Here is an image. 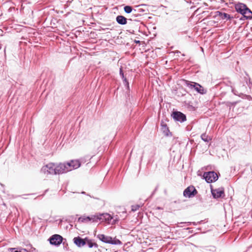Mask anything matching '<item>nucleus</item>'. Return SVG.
<instances>
[{
    "mask_svg": "<svg viewBox=\"0 0 252 252\" xmlns=\"http://www.w3.org/2000/svg\"><path fill=\"white\" fill-rule=\"evenodd\" d=\"M235 11L242 16L240 18V21L252 19V11L244 3L237 2L234 3Z\"/></svg>",
    "mask_w": 252,
    "mask_h": 252,
    "instance_id": "f257e3e1",
    "label": "nucleus"
},
{
    "mask_svg": "<svg viewBox=\"0 0 252 252\" xmlns=\"http://www.w3.org/2000/svg\"><path fill=\"white\" fill-rule=\"evenodd\" d=\"M65 166L62 163L55 165L54 163H50L41 168V172L47 174H62L64 173Z\"/></svg>",
    "mask_w": 252,
    "mask_h": 252,
    "instance_id": "f03ea898",
    "label": "nucleus"
},
{
    "mask_svg": "<svg viewBox=\"0 0 252 252\" xmlns=\"http://www.w3.org/2000/svg\"><path fill=\"white\" fill-rule=\"evenodd\" d=\"M184 84L188 87L191 90L195 91L198 94H205L207 93V90L198 83L190 81L187 80L183 79Z\"/></svg>",
    "mask_w": 252,
    "mask_h": 252,
    "instance_id": "7ed1b4c3",
    "label": "nucleus"
},
{
    "mask_svg": "<svg viewBox=\"0 0 252 252\" xmlns=\"http://www.w3.org/2000/svg\"><path fill=\"white\" fill-rule=\"evenodd\" d=\"M96 237L101 242L106 244H109L114 245H121L122 242L116 237L113 238L110 236H106L103 234H99Z\"/></svg>",
    "mask_w": 252,
    "mask_h": 252,
    "instance_id": "20e7f679",
    "label": "nucleus"
},
{
    "mask_svg": "<svg viewBox=\"0 0 252 252\" xmlns=\"http://www.w3.org/2000/svg\"><path fill=\"white\" fill-rule=\"evenodd\" d=\"M233 85L234 84L230 81H228V83H222L220 88L221 94L224 95L231 92L235 95H238V92L235 90Z\"/></svg>",
    "mask_w": 252,
    "mask_h": 252,
    "instance_id": "39448f33",
    "label": "nucleus"
},
{
    "mask_svg": "<svg viewBox=\"0 0 252 252\" xmlns=\"http://www.w3.org/2000/svg\"><path fill=\"white\" fill-rule=\"evenodd\" d=\"M48 241L49 242L50 245L59 247L62 243L64 246L65 241H66V239L63 238V236L59 234H55L50 236L48 238Z\"/></svg>",
    "mask_w": 252,
    "mask_h": 252,
    "instance_id": "423d86ee",
    "label": "nucleus"
},
{
    "mask_svg": "<svg viewBox=\"0 0 252 252\" xmlns=\"http://www.w3.org/2000/svg\"><path fill=\"white\" fill-rule=\"evenodd\" d=\"M65 168H64V173L72 171L78 168L81 166V162L78 159H71L69 161L62 163Z\"/></svg>",
    "mask_w": 252,
    "mask_h": 252,
    "instance_id": "0eeeda50",
    "label": "nucleus"
},
{
    "mask_svg": "<svg viewBox=\"0 0 252 252\" xmlns=\"http://www.w3.org/2000/svg\"><path fill=\"white\" fill-rule=\"evenodd\" d=\"M171 117L175 122H178L182 123L187 121L186 115L181 111H179L174 109L171 113Z\"/></svg>",
    "mask_w": 252,
    "mask_h": 252,
    "instance_id": "6e6552de",
    "label": "nucleus"
},
{
    "mask_svg": "<svg viewBox=\"0 0 252 252\" xmlns=\"http://www.w3.org/2000/svg\"><path fill=\"white\" fill-rule=\"evenodd\" d=\"M203 179L208 183L215 182L219 179V175L214 171L204 172L203 175Z\"/></svg>",
    "mask_w": 252,
    "mask_h": 252,
    "instance_id": "1a4fd4ad",
    "label": "nucleus"
},
{
    "mask_svg": "<svg viewBox=\"0 0 252 252\" xmlns=\"http://www.w3.org/2000/svg\"><path fill=\"white\" fill-rule=\"evenodd\" d=\"M98 218L97 213L94 215H91L90 216L83 215L81 216L78 219V221L82 223H87L88 222H96L98 221Z\"/></svg>",
    "mask_w": 252,
    "mask_h": 252,
    "instance_id": "9d476101",
    "label": "nucleus"
},
{
    "mask_svg": "<svg viewBox=\"0 0 252 252\" xmlns=\"http://www.w3.org/2000/svg\"><path fill=\"white\" fill-rule=\"evenodd\" d=\"M211 186V192L214 199L223 198L225 196L224 190L223 188L218 189H213L212 185Z\"/></svg>",
    "mask_w": 252,
    "mask_h": 252,
    "instance_id": "9b49d317",
    "label": "nucleus"
},
{
    "mask_svg": "<svg viewBox=\"0 0 252 252\" xmlns=\"http://www.w3.org/2000/svg\"><path fill=\"white\" fill-rule=\"evenodd\" d=\"M198 191L192 185L188 187L183 191V195L185 197L192 198L197 194Z\"/></svg>",
    "mask_w": 252,
    "mask_h": 252,
    "instance_id": "f8f14e48",
    "label": "nucleus"
},
{
    "mask_svg": "<svg viewBox=\"0 0 252 252\" xmlns=\"http://www.w3.org/2000/svg\"><path fill=\"white\" fill-rule=\"evenodd\" d=\"M127 21H133V23L132 24V25L134 24L135 23L139 22L137 20H132L131 18L127 19L125 16L121 15H118L116 17V21L119 25H125L127 24Z\"/></svg>",
    "mask_w": 252,
    "mask_h": 252,
    "instance_id": "ddd939ff",
    "label": "nucleus"
},
{
    "mask_svg": "<svg viewBox=\"0 0 252 252\" xmlns=\"http://www.w3.org/2000/svg\"><path fill=\"white\" fill-rule=\"evenodd\" d=\"M98 220L104 221L107 223H110L113 217L109 213H97Z\"/></svg>",
    "mask_w": 252,
    "mask_h": 252,
    "instance_id": "4468645a",
    "label": "nucleus"
},
{
    "mask_svg": "<svg viewBox=\"0 0 252 252\" xmlns=\"http://www.w3.org/2000/svg\"><path fill=\"white\" fill-rule=\"evenodd\" d=\"M87 237L85 238H82L80 236H77L75 237L73 239V243L78 247V248H82L86 246V241Z\"/></svg>",
    "mask_w": 252,
    "mask_h": 252,
    "instance_id": "2eb2a0df",
    "label": "nucleus"
},
{
    "mask_svg": "<svg viewBox=\"0 0 252 252\" xmlns=\"http://www.w3.org/2000/svg\"><path fill=\"white\" fill-rule=\"evenodd\" d=\"M161 130L164 136L166 137H171L172 136V132H170L167 125L162 120L160 122Z\"/></svg>",
    "mask_w": 252,
    "mask_h": 252,
    "instance_id": "dca6fc26",
    "label": "nucleus"
},
{
    "mask_svg": "<svg viewBox=\"0 0 252 252\" xmlns=\"http://www.w3.org/2000/svg\"><path fill=\"white\" fill-rule=\"evenodd\" d=\"M217 16L220 17L222 20H226V21H231L234 18L233 16L220 11L215 12V17Z\"/></svg>",
    "mask_w": 252,
    "mask_h": 252,
    "instance_id": "f3484780",
    "label": "nucleus"
},
{
    "mask_svg": "<svg viewBox=\"0 0 252 252\" xmlns=\"http://www.w3.org/2000/svg\"><path fill=\"white\" fill-rule=\"evenodd\" d=\"M86 241V245L89 248H92L93 247L97 248L98 247V245L95 242L94 240L90 239L89 237H87Z\"/></svg>",
    "mask_w": 252,
    "mask_h": 252,
    "instance_id": "a211bd4d",
    "label": "nucleus"
},
{
    "mask_svg": "<svg viewBox=\"0 0 252 252\" xmlns=\"http://www.w3.org/2000/svg\"><path fill=\"white\" fill-rule=\"evenodd\" d=\"M126 89V99L130 100V98L132 97V96L130 94V87H129V83L128 82V81H126V82L123 83Z\"/></svg>",
    "mask_w": 252,
    "mask_h": 252,
    "instance_id": "6ab92c4d",
    "label": "nucleus"
},
{
    "mask_svg": "<svg viewBox=\"0 0 252 252\" xmlns=\"http://www.w3.org/2000/svg\"><path fill=\"white\" fill-rule=\"evenodd\" d=\"M146 4H139L138 5L135 6L136 8H134V13H141V12H144L146 11V10L142 8L141 7L143 6H146Z\"/></svg>",
    "mask_w": 252,
    "mask_h": 252,
    "instance_id": "aec40b11",
    "label": "nucleus"
},
{
    "mask_svg": "<svg viewBox=\"0 0 252 252\" xmlns=\"http://www.w3.org/2000/svg\"><path fill=\"white\" fill-rule=\"evenodd\" d=\"M184 104L187 108L189 111H194L196 110L195 107L191 104V102L190 101L187 102L185 101L184 102Z\"/></svg>",
    "mask_w": 252,
    "mask_h": 252,
    "instance_id": "412c9836",
    "label": "nucleus"
},
{
    "mask_svg": "<svg viewBox=\"0 0 252 252\" xmlns=\"http://www.w3.org/2000/svg\"><path fill=\"white\" fill-rule=\"evenodd\" d=\"M124 10L126 13L129 14L133 12L134 8L132 6L126 5L124 7Z\"/></svg>",
    "mask_w": 252,
    "mask_h": 252,
    "instance_id": "4be33fe9",
    "label": "nucleus"
},
{
    "mask_svg": "<svg viewBox=\"0 0 252 252\" xmlns=\"http://www.w3.org/2000/svg\"><path fill=\"white\" fill-rule=\"evenodd\" d=\"M188 93V92L185 89L182 87L177 91L176 94L179 96H185Z\"/></svg>",
    "mask_w": 252,
    "mask_h": 252,
    "instance_id": "5701e85b",
    "label": "nucleus"
},
{
    "mask_svg": "<svg viewBox=\"0 0 252 252\" xmlns=\"http://www.w3.org/2000/svg\"><path fill=\"white\" fill-rule=\"evenodd\" d=\"M119 74H120V75L123 81V83L126 82V81H128V80L127 79V78L126 77V76L124 75L123 69V68L122 66H121V67L120 68Z\"/></svg>",
    "mask_w": 252,
    "mask_h": 252,
    "instance_id": "b1692460",
    "label": "nucleus"
},
{
    "mask_svg": "<svg viewBox=\"0 0 252 252\" xmlns=\"http://www.w3.org/2000/svg\"><path fill=\"white\" fill-rule=\"evenodd\" d=\"M237 95L239 96L240 97H241L242 98L244 99H247L249 100H252V97L250 95H247V94H244L243 93H238V95Z\"/></svg>",
    "mask_w": 252,
    "mask_h": 252,
    "instance_id": "393cba45",
    "label": "nucleus"
},
{
    "mask_svg": "<svg viewBox=\"0 0 252 252\" xmlns=\"http://www.w3.org/2000/svg\"><path fill=\"white\" fill-rule=\"evenodd\" d=\"M200 137L201 139L205 142H209L211 140V138L206 133L202 134Z\"/></svg>",
    "mask_w": 252,
    "mask_h": 252,
    "instance_id": "a878e982",
    "label": "nucleus"
},
{
    "mask_svg": "<svg viewBox=\"0 0 252 252\" xmlns=\"http://www.w3.org/2000/svg\"><path fill=\"white\" fill-rule=\"evenodd\" d=\"M140 207V205L138 204L134 205L131 206V211L132 212H135L138 210Z\"/></svg>",
    "mask_w": 252,
    "mask_h": 252,
    "instance_id": "bb28decb",
    "label": "nucleus"
},
{
    "mask_svg": "<svg viewBox=\"0 0 252 252\" xmlns=\"http://www.w3.org/2000/svg\"><path fill=\"white\" fill-rule=\"evenodd\" d=\"M237 103V101H234V102H226V105L227 106H230V105L232 106H235Z\"/></svg>",
    "mask_w": 252,
    "mask_h": 252,
    "instance_id": "cd10ccee",
    "label": "nucleus"
},
{
    "mask_svg": "<svg viewBox=\"0 0 252 252\" xmlns=\"http://www.w3.org/2000/svg\"><path fill=\"white\" fill-rule=\"evenodd\" d=\"M119 221V218L117 216V217H116L115 219H113V221H112V224H117Z\"/></svg>",
    "mask_w": 252,
    "mask_h": 252,
    "instance_id": "c85d7f7f",
    "label": "nucleus"
},
{
    "mask_svg": "<svg viewBox=\"0 0 252 252\" xmlns=\"http://www.w3.org/2000/svg\"><path fill=\"white\" fill-rule=\"evenodd\" d=\"M141 16V15L139 13L132 12V17H137Z\"/></svg>",
    "mask_w": 252,
    "mask_h": 252,
    "instance_id": "c756f323",
    "label": "nucleus"
},
{
    "mask_svg": "<svg viewBox=\"0 0 252 252\" xmlns=\"http://www.w3.org/2000/svg\"><path fill=\"white\" fill-rule=\"evenodd\" d=\"M192 129V126L191 125H188L186 127V129L188 131H190Z\"/></svg>",
    "mask_w": 252,
    "mask_h": 252,
    "instance_id": "7c9ffc66",
    "label": "nucleus"
},
{
    "mask_svg": "<svg viewBox=\"0 0 252 252\" xmlns=\"http://www.w3.org/2000/svg\"><path fill=\"white\" fill-rule=\"evenodd\" d=\"M158 189V186H157L156 188L154 190V191L152 192L151 195V196H152L153 195H154V194L155 193V192H156V191Z\"/></svg>",
    "mask_w": 252,
    "mask_h": 252,
    "instance_id": "2f4dec72",
    "label": "nucleus"
},
{
    "mask_svg": "<svg viewBox=\"0 0 252 252\" xmlns=\"http://www.w3.org/2000/svg\"><path fill=\"white\" fill-rule=\"evenodd\" d=\"M127 31L128 32H129L130 33H131V34H134V31L133 30H127Z\"/></svg>",
    "mask_w": 252,
    "mask_h": 252,
    "instance_id": "473e14b6",
    "label": "nucleus"
},
{
    "mask_svg": "<svg viewBox=\"0 0 252 252\" xmlns=\"http://www.w3.org/2000/svg\"><path fill=\"white\" fill-rule=\"evenodd\" d=\"M197 197L198 198V199L200 200V201L201 202H202V197L201 196V195H197Z\"/></svg>",
    "mask_w": 252,
    "mask_h": 252,
    "instance_id": "72a5a7b5",
    "label": "nucleus"
},
{
    "mask_svg": "<svg viewBox=\"0 0 252 252\" xmlns=\"http://www.w3.org/2000/svg\"><path fill=\"white\" fill-rule=\"evenodd\" d=\"M249 85L250 86V87H252V82H251V80H250V78H249Z\"/></svg>",
    "mask_w": 252,
    "mask_h": 252,
    "instance_id": "f704fd0d",
    "label": "nucleus"
},
{
    "mask_svg": "<svg viewBox=\"0 0 252 252\" xmlns=\"http://www.w3.org/2000/svg\"><path fill=\"white\" fill-rule=\"evenodd\" d=\"M69 220L70 219H71V220H74V219H76V218L73 216H70L69 217Z\"/></svg>",
    "mask_w": 252,
    "mask_h": 252,
    "instance_id": "c9c22d12",
    "label": "nucleus"
},
{
    "mask_svg": "<svg viewBox=\"0 0 252 252\" xmlns=\"http://www.w3.org/2000/svg\"><path fill=\"white\" fill-rule=\"evenodd\" d=\"M81 193H82V194H85V195H87L90 196L91 197H92L91 195H89V194H87V193H86V192H85V191H82V192H81Z\"/></svg>",
    "mask_w": 252,
    "mask_h": 252,
    "instance_id": "e433bc0d",
    "label": "nucleus"
},
{
    "mask_svg": "<svg viewBox=\"0 0 252 252\" xmlns=\"http://www.w3.org/2000/svg\"><path fill=\"white\" fill-rule=\"evenodd\" d=\"M180 53H181V52L180 51H179V50H176V51L174 52V54H179Z\"/></svg>",
    "mask_w": 252,
    "mask_h": 252,
    "instance_id": "4c0bfd02",
    "label": "nucleus"
},
{
    "mask_svg": "<svg viewBox=\"0 0 252 252\" xmlns=\"http://www.w3.org/2000/svg\"><path fill=\"white\" fill-rule=\"evenodd\" d=\"M134 42H135V43H137V44H140V41L139 40H134Z\"/></svg>",
    "mask_w": 252,
    "mask_h": 252,
    "instance_id": "58836bf2",
    "label": "nucleus"
},
{
    "mask_svg": "<svg viewBox=\"0 0 252 252\" xmlns=\"http://www.w3.org/2000/svg\"><path fill=\"white\" fill-rule=\"evenodd\" d=\"M67 246V244L66 243V241L65 242V245L63 246L64 248H65V249H66V247Z\"/></svg>",
    "mask_w": 252,
    "mask_h": 252,
    "instance_id": "ea45409f",
    "label": "nucleus"
},
{
    "mask_svg": "<svg viewBox=\"0 0 252 252\" xmlns=\"http://www.w3.org/2000/svg\"><path fill=\"white\" fill-rule=\"evenodd\" d=\"M187 223V224H187V225H189V224H190L191 223V222H181V223Z\"/></svg>",
    "mask_w": 252,
    "mask_h": 252,
    "instance_id": "a19ab883",
    "label": "nucleus"
},
{
    "mask_svg": "<svg viewBox=\"0 0 252 252\" xmlns=\"http://www.w3.org/2000/svg\"><path fill=\"white\" fill-rule=\"evenodd\" d=\"M30 247H31L32 249H33V250H34V251H35V248H33V247H32V245H30Z\"/></svg>",
    "mask_w": 252,
    "mask_h": 252,
    "instance_id": "79ce46f5",
    "label": "nucleus"
},
{
    "mask_svg": "<svg viewBox=\"0 0 252 252\" xmlns=\"http://www.w3.org/2000/svg\"><path fill=\"white\" fill-rule=\"evenodd\" d=\"M62 221H63V220H62V219H60V220L59 223H60H60H61L62 222Z\"/></svg>",
    "mask_w": 252,
    "mask_h": 252,
    "instance_id": "37998d69",
    "label": "nucleus"
},
{
    "mask_svg": "<svg viewBox=\"0 0 252 252\" xmlns=\"http://www.w3.org/2000/svg\"><path fill=\"white\" fill-rule=\"evenodd\" d=\"M119 89V88H117V89L115 91L114 93H116V91H117Z\"/></svg>",
    "mask_w": 252,
    "mask_h": 252,
    "instance_id": "c03bdc74",
    "label": "nucleus"
},
{
    "mask_svg": "<svg viewBox=\"0 0 252 252\" xmlns=\"http://www.w3.org/2000/svg\"><path fill=\"white\" fill-rule=\"evenodd\" d=\"M193 225H196V223L195 222H192Z\"/></svg>",
    "mask_w": 252,
    "mask_h": 252,
    "instance_id": "a18cd8bd",
    "label": "nucleus"
},
{
    "mask_svg": "<svg viewBox=\"0 0 252 252\" xmlns=\"http://www.w3.org/2000/svg\"><path fill=\"white\" fill-rule=\"evenodd\" d=\"M48 191V189H46L45 191V193H46V192H47Z\"/></svg>",
    "mask_w": 252,
    "mask_h": 252,
    "instance_id": "49530a36",
    "label": "nucleus"
},
{
    "mask_svg": "<svg viewBox=\"0 0 252 252\" xmlns=\"http://www.w3.org/2000/svg\"><path fill=\"white\" fill-rule=\"evenodd\" d=\"M202 221H200L198 222V223H201Z\"/></svg>",
    "mask_w": 252,
    "mask_h": 252,
    "instance_id": "de8ad7c7",
    "label": "nucleus"
},
{
    "mask_svg": "<svg viewBox=\"0 0 252 252\" xmlns=\"http://www.w3.org/2000/svg\"><path fill=\"white\" fill-rule=\"evenodd\" d=\"M182 56H185V54H182Z\"/></svg>",
    "mask_w": 252,
    "mask_h": 252,
    "instance_id": "09e8293b",
    "label": "nucleus"
},
{
    "mask_svg": "<svg viewBox=\"0 0 252 252\" xmlns=\"http://www.w3.org/2000/svg\"><path fill=\"white\" fill-rule=\"evenodd\" d=\"M127 101L128 100V99H126ZM129 101H130V100L128 99ZM129 103H131V101H129Z\"/></svg>",
    "mask_w": 252,
    "mask_h": 252,
    "instance_id": "8fccbe9b",
    "label": "nucleus"
}]
</instances>
